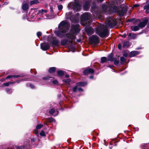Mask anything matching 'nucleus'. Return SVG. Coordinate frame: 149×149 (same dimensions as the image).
I'll use <instances>...</instances> for the list:
<instances>
[{
  "label": "nucleus",
  "instance_id": "cd10ccee",
  "mask_svg": "<svg viewBox=\"0 0 149 149\" xmlns=\"http://www.w3.org/2000/svg\"><path fill=\"white\" fill-rule=\"evenodd\" d=\"M55 68L54 67H53L50 68L49 69L48 71L49 73H52L55 72Z\"/></svg>",
  "mask_w": 149,
  "mask_h": 149
},
{
  "label": "nucleus",
  "instance_id": "a878e982",
  "mask_svg": "<svg viewBox=\"0 0 149 149\" xmlns=\"http://www.w3.org/2000/svg\"><path fill=\"white\" fill-rule=\"evenodd\" d=\"M63 82L65 83L66 84L70 85V82H71V80L70 79H63Z\"/></svg>",
  "mask_w": 149,
  "mask_h": 149
},
{
  "label": "nucleus",
  "instance_id": "6e6552de",
  "mask_svg": "<svg viewBox=\"0 0 149 149\" xmlns=\"http://www.w3.org/2000/svg\"><path fill=\"white\" fill-rule=\"evenodd\" d=\"M80 30L78 26L72 25L71 26V31L74 34L78 33L79 32Z\"/></svg>",
  "mask_w": 149,
  "mask_h": 149
},
{
  "label": "nucleus",
  "instance_id": "ddd939ff",
  "mask_svg": "<svg viewBox=\"0 0 149 149\" xmlns=\"http://www.w3.org/2000/svg\"><path fill=\"white\" fill-rule=\"evenodd\" d=\"M85 30L88 35H91L94 32L93 29L91 27H86L85 28Z\"/></svg>",
  "mask_w": 149,
  "mask_h": 149
},
{
  "label": "nucleus",
  "instance_id": "58836bf2",
  "mask_svg": "<svg viewBox=\"0 0 149 149\" xmlns=\"http://www.w3.org/2000/svg\"><path fill=\"white\" fill-rule=\"evenodd\" d=\"M40 134L42 136H45V132L43 130L41 131V132L40 133Z\"/></svg>",
  "mask_w": 149,
  "mask_h": 149
},
{
  "label": "nucleus",
  "instance_id": "7c9ffc66",
  "mask_svg": "<svg viewBox=\"0 0 149 149\" xmlns=\"http://www.w3.org/2000/svg\"><path fill=\"white\" fill-rule=\"evenodd\" d=\"M113 54L111 53L108 56L107 60L108 61H111L113 60Z\"/></svg>",
  "mask_w": 149,
  "mask_h": 149
},
{
  "label": "nucleus",
  "instance_id": "f8f14e48",
  "mask_svg": "<svg viewBox=\"0 0 149 149\" xmlns=\"http://www.w3.org/2000/svg\"><path fill=\"white\" fill-rule=\"evenodd\" d=\"M91 0H87L84 3V9L85 10H87L90 7Z\"/></svg>",
  "mask_w": 149,
  "mask_h": 149
},
{
  "label": "nucleus",
  "instance_id": "f257e3e1",
  "mask_svg": "<svg viewBox=\"0 0 149 149\" xmlns=\"http://www.w3.org/2000/svg\"><path fill=\"white\" fill-rule=\"evenodd\" d=\"M70 26V24L67 21H62L59 24L58 30L55 31V34L59 38L65 37L69 38L70 40L69 42L72 43L73 40L75 39V36L71 34H66Z\"/></svg>",
  "mask_w": 149,
  "mask_h": 149
},
{
  "label": "nucleus",
  "instance_id": "aec40b11",
  "mask_svg": "<svg viewBox=\"0 0 149 149\" xmlns=\"http://www.w3.org/2000/svg\"><path fill=\"white\" fill-rule=\"evenodd\" d=\"M137 34L130 33L128 35V37L130 39H134L137 37Z\"/></svg>",
  "mask_w": 149,
  "mask_h": 149
},
{
  "label": "nucleus",
  "instance_id": "49530a36",
  "mask_svg": "<svg viewBox=\"0 0 149 149\" xmlns=\"http://www.w3.org/2000/svg\"><path fill=\"white\" fill-rule=\"evenodd\" d=\"M78 89L79 91H83V89L80 88H78Z\"/></svg>",
  "mask_w": 149,
  "mask_h": 149
},
{
  "label": "nucleus",
  "instance_id": "2f4dec72",
  "mask_svg": "<svg viewBox=\"0 0 149 149\" xmlns=\"http://www.w3.org/2000/svg\"><path fill=\"white\" fill-rule=\"evenodd\" d=\"M107 59L106 57H103L101 58V63H104L107 61Z\"/></svg>",
  "mask_w": 149,
  "mask_h": 149
},
{
  "label": "nucleus",
  "instance_id": "c9c22d12",
  "mask_svg": "<svg viewBox=\"0 0 149 149\" xmlns=\"http://www.w3.org/2000/svg\"><path fill=\"white\" fill-rule=\"evenodd\" d=\"M50 78H51V77H49V76H47L46 77H44L42 78V79L44 81H47L49 80V79Z\"/></svg>",
  "mask_w": 149,
  "mask_h": 149
},
{
  "label": "nucleus",
  "instance_id": "4468645a",
  "mask_svg": "<svg viewBox=\"0 0 149 149\" xmlns=\"http://www.w3.org/2000/svg\"><path fill=\"white\" fill-rule=\"evenodd\" d=\"M43 125H42L39 124L37 125L36 127V129L33 131V132L37 136L39 135L38 130L42 128Z\"/></svg>",
  "mask_w": 149,
  "mask_h": 149
},
{
  "label": "nucleus",
  "instance_id": "f3484780",
  "mask_svg": "<svg viewBox=\"0 0 149 149\" xmlns=\"http://www.w3.org/2000/svg\"><path fill=\"white\" fill-rule=\"evenodd\" d=\"M112 19H111L108 22H107L106 23V25L107 27L112 28L113 26V24L112 22Z\"/></svg>",
  "mask_w": 149,
  "mask_h": 149
},
{
  "label": "nucleus",
  "instance_id": "b1692460",
  "mask_svg": "<svg viewBox=\"0 0 149 149\" xmlns=\"http://www.w3.org/2000/svg\"><path fill=\"white\" fill-rule=\"evenodd\" d=\"M129 42L126 41L123 42V47L124 48H127L129 46Z\"/></svg>",
  "mask_w": 149,
  "mask_h": 149
},
{
  "label": "nucleus",
  "instance_id": "473e14b6",
  "mask_svg": "<svg viewBox=\"0 0 149 149\" xmlns=\"http://www.w3.org/2000/svg\"><path fill=\"white\" fill-rule=\"evenodd\" d=\"M58 43V41L57 40H54L52 42V44L53 45H56Z\"/></svg>",
  "mask_w": 149,
  "mask_h": 149
},
{
  "label": "nucleus",
  "instance_id": "680f3d73",
  "mask_svg": "<svg viewBox=\"0 0 149 149\" xmlns=\"http://www.w3.org/2000/svg\"><path fill=\"white\" fill-rule=\"evenodd\" d=\"M68 14V13H66V15Z\"/></svg>",
  "mask_w": 149,
  "mask_h": 149
},
{
  "label": "nucleus",
  "instance_id": "3c124183",
  "mask_svg": "<svg viewBox=\"0 0 149 149\" xmlns=\"http://www.w3.org/2000/svg\"><path fill=\"white\" fill-rule=\"evenodd\" d=\"M81 41V40L80 39H77V41L78 42H79Z\"/></svg>",
  "mask_w": 149,
  "mask_h": 149
},
{
  "label": "nucleus",
  "instance_id": "c85d7f7f",
  "mask_svg": "<svg viewBox=\"0 0 149 149\" xmlns=\"http://www.w3.org/2000/svg\"><path fill=\"white\" fill-rule=\"evenodd\" d=\"M21 77V76L19 75H8V76L6 78L8 79L10 78H12L13 77H14L15 78H18Z\"/></svg>",
  "mask_w": 149,
  "mask_h": 149
},
{
  "label": "nucleus",
  "instance_id": "052dcab7",
  "mask_svg": "<svg viewBox=\"0 0 149 149\" xmlns=\"http://www.w3.org/2000/svg\"><path fill=\"white\" fill-rule=\"evenodd\" d=\"M140 49V48H138L137 49Z\"/></svg>",
  "mask_w": 149,
  "mask_h": 149
},
{
  "label": "nucleus",
  "instance_id": "bb28decb",
  "mask_svg": "<svg viewBox=\"0 0 149 149\" xmlns=\"http://www.w3.org/2000/svg\"><path fill=\"white\" fill-rule=\"evenodd\" d=\"M57 73L60 76H63L65 74V72L63 70H58L57 71Z\"/></svg>",
  "mask_w": 149,
  "mask_h": 149
},
{
  "label": "nucleus",
  "instance_id": "4be33fe9",
  "mask_svg": "<svg viewBox=\"0 0 149 149\" xmlns=\"http://www.w3.org/2000/svg\"><path fill=\"white\" fill-rule=\"evenodd\" d=\"M87 84V83L86 82H81L77 83V86H85Z\"/></svg>",
  "mask_w": 149,
  "mask_h": 149
},
{
  "label": "nucleus",
  "instance_id": "20e7f679",
  "mask_svg": "<svg viewBox=\"0 0 149 149\" xmlns=\"http://www.w3.org/2000/svg\"><path fill=\"white\" fill-rule=\"evenodd\" d=\"M91 10L94 15L98 16L100 14V8L97 6H96L95 4H93L91 8Z\"/></svg>",
  "mask_w": 149,
  "mask_h": 149
},
{
  "label": "nucleus",
  "instance_id": "ea45409f",
  "mask_svg": "<svg viewBox=\"0 0 149 149\" xmlns=\"http://www.w3.org/2000/svg\"><path fill=\"white\" fill-rule=\"evenodd\" d=\"M58 8L59 10H61L63 8V6L62 5H59L58 6Z\"/></svg>",
  "mask_w": 149,
  "mask_h": 149
},
{
  "label": "nucleus",
  "instance_id": "864d4df0",
  "mask_svg": "<svg viewBox=\"0 0 149 149\" xmlns=\"http://www.w3.org/2000/svg\"><path fill=\"white\" fill-rule=\"evenodd\" d=\"M8 2H5L4 3L3 5H6L7 4H8Z\"/></svg>",
  "mask_w": 149,
  "mask_h": 149
},
{
  "label": "nucleus",
  "instance_id": "39448f33",
  "mask_svg": "<svg viewBox=\"0 0 149 149\" xmlns=\"http://www.w3.org/2000/svg\"><path fill=\"white\" fill-rule=\"evenodd\" d=\"M47 12V10L41 9L39 10L38 13L40 16H43L42 19H50V16L47 14H44V13H46Z\"/></svg>",
  "mask_w": 149,
  "mask_h": 149
},
{
  "label": "nucleus",
  "instance_id": "e433bc0d",
  "mask_svg": "<svg viewBox=\"0 0 149 149\" xmlns=\"http://www.w3.org/2000/svg\"><path fill=\"white\" fill-rule=\"evenodd\" d=\"M77 86V85L75 86L74 87L72 88L73 91L74 92H76L77 89H78L77 86Z\"/></svg>",
  "mask_w": 149,
  "mask_h": 149
},
{
  "label": "nucleus",
  "instance_id": "a211bd4d",
  "mask_svg": "<svg viewBox=\"0 0 149 149\" xmlns=\"http://www.w3.org/2000/svg\"><path fill=\"white\" fill-rule=\"evenodd\" d=\"M139 52L137 51H134L131 52L129 54V56L132 57L139 54Z\"/></svg>",
  "mask_w": 149,
  "mask_h": 149
},
{
  "label": "nucleus",
  "instance_id": "09e8293b",
  "mask_svg": "<svg viewBox=\"0 0 149 149\" xmlns=\"http://www.w3.org/2000/svg\"><path fill=\"white\" fill-rule=\"evenodd\" d=\"M126 36V34H124L123 35H122V37L125 38Z\"/></svg>",
  "mask_w": 149,
  "mask_h": 149
},
{
  "label": "nucleus",
  "instance_id": "13d9d810",
  "mask_svg": "<svg viewBox=\"0 0 149 149\" xmlns=\"http://www.w3.org/2000/svg\"><path fill=\"white\" fill-rule=\"evenodd\" d=\"M109 148H110V149H111L112 148V147H109Z\"/></svg>",
  "mask_w": 149,
  "mask_h": 149
},
{
  "label": "nucleus",
  "instance_id": "423d86ee",
  "mask_svg": "<svg viewBox=\"0 0 149 149\" xmlns=\"http://www.w3.org/2000/svg\"><path fill=\"white\" fill-rule=\"evenodd\" d=\"M99 38L96 36H93L90 38V41L91 44L96 45L99 42Z\"/></svg>",
  "mask_w": 149,
  "mask_h": 149
},
{
  "label": "nucleus",
  "instance_id": "c03bdc74",
  "mask_svg": "<svg viewBox=\"0 0 149 149\" xmlns=\"http://www.w3.org/2000/svg\"><path fill=\"white\" fill-rule=\"evenodd\" d=\"M118 48L119 49H121V44H119L118 45Z\"/></svg>",
  "mask_w": 149,
  "mask_h": 149
},
{
  "label": "nucleus",
  "instance_id": "a19ab883",
  "mask_svg": "<svg viewBox=\"0 0 149 149\" xmlns=\"http://www.w3.org/2000/svg\"><path fill=\"white\" fill-rule=\"evenodd\" d=\"M51 80L52 81V83L54 84H56L58 83V81L56 80H52V79Z\"/></svg>",
  "mask_w": 149,
  "mask_h": 149
},
{
  "label": "nucleus",
  "instance_id": "1a4fd4ad",
  "mask_svg": "<svg viewBox=\"0 0 149 149\" xmlns=\"http://www.w3.org/2000/svg\"><path fill=\"white\" fill-rule=\"evenodd\" d=\"M81 7V5L78 1L75 2L73 4V9L75 10L79 11Z\"/></svg>",
  "mask_w": 149,
  "mask_h": 149
},
{
  "label": "nucleus",
  "instance_id": "5701e85b",
  "mask_svg": "<svg viewBox=\"0 0 149 149\" xmlns=\"http://www.w3.org/2000/svg\"><path fill=\"white\" fill-rule=\"evenodd\" d=\"M143 8L145 10H147L146 12L147 13H148V12L147 11V10H149V2H147V3L144 6Z\"/></svg>",
  "mask_w": 149,
  "mask_h": 149
},
{
  "label": "nucleus",
  "instance_id": "4c0bfd02",
  "mask_svg": "<svg viewBox=\"0 0 149 149\" xmlns=\"http://www.w3.org/2000/svg\"><path fill=\"white\" fill-rule=\"evenodd\" d=\"M6 91L8 93H11L12 92V90L11 89H6Z\"/></svg>",
  "mask_w": 149,
  "mask_h": 149
},
{
  "label": "nucleus",
  "instance_id": "8fccbe9b",
  "mask_svg": "<svg viewBox=\"0 0 149 149\" xmlns=\"http://www.w3.org/2000/svg\"><path fill=\"white\" fill-rule=\"evenodd\" d=\"M123 56L126 57L128 56V55L127 54H124Z\"/></svg>",
  "mask_w": 149,
  "mask_h": 149
},
{
  "label": "nucleus",
  "instance_id": "f03ea898",
  "mask_svg": "<svg viewBox=\"0 0 149 149\" xmlns=\"http://www.w3.org/2000/svg\"><path fill=\"white\" fill-rule=\"evenodd\" d=\"M102 8L104 12L107 13H117L121 16H123L125 13V10L121 7L114 6L113 7L110 8L109 7H107L106 5H102Z\"/></svg>",
  "mask_w": 149,
  "mask_h": 149
},
{
  "label": "nucleus",
  "instance_id": "412c9836",
  "mask_svg": "<svg viewBox=\"0 0 149 149\" xmlns=\"http://www.w3.org/2000/svg\"><path fill=\"white\" fill-rule=\"evenodd\" d=\"M20 82V81L18 80L16 81H15L13 82H8L6 83H3L4 86H8L10 84H14L16 83H19Z\"/></svg>",
  "mask_w": 149,
  "mask_h": 149
},
{
  "label": "nucleus",
  "instance_id": "dca6fc26",
  "mask_svg": "<svg viewBox=\"0 0 149 149\" xmlns=\"http://www.w3.org/2000/svg\"><path fill=\"white\" fill-rule=\"evenodd\" d=\"M22 8V9L24 10H26L29 8V6L26 1L23 2Z\"/></svg>",
  "mask_w": 149,
  "mask_h": 149
},
{
  "label": "nucleus",
  "instance_id": "bf43d9fd",
  "mask_svg": "<svg viewBox=\"0 0 149 149\" xmlns=\"http://www.w3.org/2000/svg\"><path fill=\"white\" fill-rule=\"evenodd\" d=\"M141 33H139V34H138L139 35V34H141Z\"/></svg>",
  "mask_w": 149,
  "mask_h": 149
},
{
  "label": "nucleus",
  "instance_id": "79ce46f5",
  "mask_svg": "<svg viewBox=\"0 0 149 149\" xmlns=\"http://www.w3.org/2000/svg\"><path fill=\"white\" fill-rule=\"evenodd\" d=\"M37 35L38 37H39V36H41L42 35V33L40 32H38L37 33Z\"/></svg>",
  "mask_w": 149,
  "mask_h": 149
},
{
  "label": "nucleus",
  "instance_id": "7ed1b4c3",
  "mask_svg": "<svg viewBox=\"0 0 149 149\" xmlns=\"http://www.w3.org/2000/svg\"><path fill=\"white\" fill-rule=\"evenodd\" d=\"M96 33L101 37H107L108 36V32L106 28H98L96 30Z\"/></svg>",
  "mask_w": 149,
  "mask_h": 149
},
{
  "label": "nucleus",
  "instance_id": "5fc2aeb1",
  "mask_svg": "<svg viewBox=\"0 0 149 149\" xmlns=\"http://www.w3.org/2000/svg\"><path fill=\"white\" fill-rule=\"evenodd\" d=\"M98 1L102 2L104 0H97Z\"/></svg>",
  "mask_w": 149,
  "mask_h": 149
},
{
  "label": "nucleus",
  "instance_id": "e2e57ef3",
  "mask_svg": "<svg viewBox=\"0 0 149 149\" xmlns=\"http://www.w3.org/2000/svg\"><path fill=\"white\" fill-rule=\"evenodd\" d=\"M121 2V1H119V3H120V2Z\"/></svg>",
  "mask_w": 149,
  "mask_h": 149
},
{
  "label": "nucleus",
  "instance_id": "6ab92c4d",
  "mask_svg": "<svg viewBox=\"0 0 149 149\" xmlns=\"http://www.w3.org/2000/svg\"><path fill=\"white\" fill-rule=\"evenodd\" d=\"M49 113L51 114L54 116H56L58 113V111H55L53 109H51L49 111Z\"/></svg>",
  "mask_w": 149,
  "mask_h": 149
},
{
  "label": "nucleus",
  "instance_id": "37998d69",
  "mask_svg": "<svg viewBox=\"0 0 149 149\" xmlns=\"http://www.w3.org/2000/svg\"><path fill=\"white\" fill-rule=\"evenodd\" d=\"M119 63V61L117 60H115L114 61V64L116 65H118V64Z\"/></svg>",
  "mask_w": 149,
  "mask_h": 149
},
{
  "label": "nucleus",
  "instance_id": "a18cd8bd",
  "mask_svg": "<svg viewBox=\"0 0 149 149\" xmlns=\"http://www.w3.org/2000/svg\"><path fill=\"white\" fill-rule=\"evenodd\" d=\"M29 86L31 88H34V86L31 84H30L29 85Z\"/></svg>",
  "mask_w": 149,
  "mask_h": 149
},
{
  "label": "nucleus",
  "instance_id": "0eeeda50",
  "mask_svg": "<svg viewBox=\"0 0 149 149\" xmlns=\"http://www.w3.org/2000/svg\"><path fill=\"white\" fill-rule=\"evenodd\" d=\"M50 47V45L48 43L44 42L41 44V48L44 51L48 49Z\"/></svg>",
  "mask_w": 149,
  "mask_h": 149
},
{
  "label": "nucleus",
  "instance_id": "4d7b16f0",
  "mask_svg": "<svg viewBox=\"0 0 149 149\" xmlns=\"http://www.w3.org/2000/svg\"><path fill=\"white\" fill-rule=\"evenodd\" d=\"M27 80V79H22L21 80V81H24V80Z\"/></svg>",
  "mask_w": 149,
  "mask_h": 149
},
{
  "label": "nucleus",
  "instance_id": "f704fd0d",
  "mask_svg": "<svg viewBox=\"0 0 149 149\" xmlns=\"http://www.w3.org/2000/svg\"><path fill=\"white\" fill-rule=\"evenodd\" d=\"M68 40H67L64 39L61 42V44L63 45H65L67 43Z\"/></svg>",
  "mask_w": 149,
  "mask_h": 149
},
{
  "label": "nucleus",
  "instance_id": "72a5a7b5",
  "mask_svg": "<svg viewBox=\"0 0 149 149\" xmlns=\"http://www.w3.org/2000/svg\"><path fill=\"white\" fill-rule=\"evenodd\" d=\"M38 0H33L31 1L30 2L31 5H33L34 4H36L38 3Z\"/></svg>",
  "mask_w": 149,
  "mask_h": 149
},
{
  "label": "nucleus",
  "instance_id": "6e6d98bb",
  "mask_svg": "<svg viewBox=\"0 0 149 149\" xmlns=\"http://www.w3.org/2000/svg\"><path fill=\"white\" fill-rule=\"evenodd\" d=\"M93 78V76H91L90 77V79H92Z\"/></svg>",
  "mask_w": 149,
  "mask_h": 149
},
{
  "label": "nucleus",
  "instance_id": "9d476101",
  "mask_svg": "<svg viewBox=\"0 0 149 149\" xmlns=\"http://www.w3.org/2000/svg\"><path fill=\"white\" fill-rule=\"evenodd\" d=\"M91 18V14L89 13H86L81 15V18L84 21L89 19Z\"/></svg>",
  "mask_w": 149,
  "mask_h": 149
},
{
  "label": "nucleus",
  "instance_id": "603ef678",
  "mask_svg": "<svg viewBox=\"0 0 149 149\" xmlns=\"http://www.w3.org/2000/svg\"><path fill=\"white\" fill-rule=\"evenodd\" d=\"M65 77L66 78H68L69 77V76L68 74H67L65 75Z\"/></svg>",
  "mask_w": 149,
  "mask_h": 149
},
{
  "label": "nucleus",
  "instance_id": "9b49d317",
  "mask_svg": "<svg viewBox=\"0 0 149 149\" xmlns=\"http://www.w3.org/2000/svg\"><path fill=\"white\" fill-rule=\"evenodd\" d=\"M148 22V21L147 19H144L143 21L140 22L138 26L139 28H142L146 26Z\"/></svg>",
  "mask_w": 149,
  "mask_h": 149
},
{
  "label": "nucleus",
  "instance_id": "0e129e2a",
  "mask_svg": "<svg viewBox=\"0 0 149 149\" xmlns=\"http://www.w3.org/2000/svg\"><path fill=\"white\" fill-rule=\"evenodd\" d=\"M77 14H78V15H79V14L78 13H77Z\"/></svg>",
  "mask_w": 149,
  "mask_h": 149
},
{
  "label": "nucleus",
  "instance_id": "393cba45",
  "mask_svg": "<svg viewBox=\"0 0 149 149\" xmlns=\"http://www.w3.org/2000/svg\"><path fill=\"white\" fill-rule=\"evenodd\" d=\"M139 27L137 26H132L131 27V30L134 31H136L139 29Z\"/></svg>",
  "mask_w": 149,
  "mask_h": 149
},
{
  "label": "nucleus",
  "instance_id": "c756f323",
  "mask_svg": "<svg viewBox=\"0 0 149 149\" xmlns=\"http://www.w3.org/2000/svg\"><path fill=\"white\" fill-rule=\"evenodd\" d=\"M120 63L121 64H124L126 61V59L124 57H121L120 58Z\"/></svg>",
  "mask_w": 149,
  "mask_h": 149
},
{
  "label": "nucleus",
  "instance_id": "2eb2a0df",
  "mask_svg": "<svg viewBox=\"0 0 149 149\" xmlns=\"http://www.w3.org/2000/svg\"><path fill=\"white\" fill-rule=\"evenodd\" d=\"M94 72V70L92 69L88 68L85 70L84 71V74L85 75H88V74L93 73Z\"/></svg>",
  "mask_w": 149,
  "mask_h": 149
},
{
  "label": "nucleus",
  "instance_id": "de8ad7c7",
  "mask_svg": "<svg viewBox=\"0 0 149 149\" xmlns=\"http://www.w3.org/2000/svg\"><path fill=\"white\" fill-rule=\"evenodd\" d=\"M139 6V5L136 4L134 5L133 7H138Z\"/></svg>",
  "mask_w": 149,
  "mask_h": 149
}]
</instances>
